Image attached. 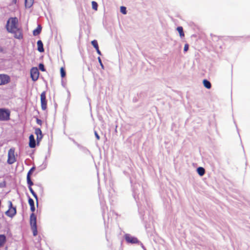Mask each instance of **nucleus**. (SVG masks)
<instances>
[{"label": "nucleus", "instance_id": "f257e3e1", "mask_svg": "<svg viewBox=\"0 0 250 250\" xmlns=\"http://www.w3.org/2000/svg\"><path fill=\"white\" fill-rule=\"evenodd\" d=\"M17 18H11L7 22L6 29L9 32L14 34L15 38L21 40L23 38L22 30L18 26Z\"/></svg>", "mask_w": 250, "mask_h": 250}, {"label": "nucleus", "instance_id": "f03ea898", "mask_svg": "<svg viewBox=\"0 0 250 250\" xmlns=\"http://www.w3.org/2000/svg\"><path fill=\"white\" fill-rule=\"evenodd\" d=\"M17 154L15 153V148H11L8 152V158L7 162L9 165H12L17 161Z\"/></svg>", "mask_w": 250, "mask_h": 250}, {"label": "nucleus", "instance_id": "7ed1b4c3", "mask_svg": "<svg viewBox=\"0 0 250 250\" xmlns=\"http://www.w3.org/2000/svg\"><path fill=\"white\" fill-rule=\"evenodd\" d=\"M32 172H33L31 170H30L28 171V172L27 173V184L28 185L29 189L30 192L33 195V196L36 199L37 204L38 205V201L37 195L36 194V193L34 192V191L33 190V189H32V188L31 187V186L33 185V183L32 182V181H31V175Z\"/></svg>", "mask_w": 250, "mask_h": 250}, {"label": "nucleus", "instance_id": "20e7f679", "mask_svg": "<svg viewBox=\"0 0 250 250\" xmlns=\"http://www.w3.org/2000/svg\"><path fill=\"white\" fill-rule=\"evenodd\" d=\"M10 117V111L8 109L0 108V121H7Z\"/></svg>", "mask_w": 250, "mask_h": 250}, {"label": "nucleus", "instance_id": "39448f33", "mask_svg": "<svg viewBox=\"0 0 250 250\" xmlns=\"http://www.w3.org/2000/svg\"><path fill=\"white\" fill-rule=\"evenodd\" d=\"M30 223L33 230V233L34 236L37 235V223H36V216L34 213H32L30 215Z\"/></svg>", "mask_w": 250, "mask_h": 250}, {"label": "nucleus", "instance_id": "423d86ee", "mask_svg": "<svg viewBox=\"0 0 250 250\" xmlns=\"http://www.w3.org/2000/svg\"><path fill=\"white\" fill-rule=\"evenodd\" d=\"M9 209L5 212V214L10 217H13L16 214V208L13 207L11 201H9Z\"/></svg>", "mask_w": 250, "mask_h": 250}, {"label": "nucleus", "instance_id": "0eeeda50", "mask_svg": "<svg viewBox=\"0 0 250 250\" xmlns=\"http://www.w3.org/2000/svg\"><path fill=\"white\" fill-rule=\"evenodd\" d=\"M39 71L37 67H33L30 70V76L33 81H36L39 77Z\"/></svg>", "mask_w": 250, "mask_h": 250}, {"label": "nucleus", "instance_id": "6e6552de", "mask_svg": "<svg viewBox=\"0 0 250 250\" xmlns=\"http://www.w3.org/2000/svg\"><path fill=\"white\" fill-rule=\"evenodd\" d=\"M10 82V77L7 74H0V85L8 84Z\"/></svg>", "mask_w": 250, "mask_h": 250}, {"label": "nucleus", "instance_id": "1a4fd4ad", "mask_svg": "<svg viewBox=\"0 0 250 250\" xmlns=\"http://www.w3.org/2000/svg\"><path fill=\"white\" fill-rule=\"evenodd\" d=\"M41 107L43 110H45L47 108V100L46 99V93L45 91L42 92L41 94Z\"/></svg>", "mask_w": 250, "mask_h": 250}, {"label": "nucleus", "instance_id": "9d476101", "mask_svg": "<svg viewBox=\"0 0 250 250\" xmlns=\"http://www.w3.org/2000/svg\"><path fill=\"white\" fill-rule=\"evenodd\" d=\"M125 239L127 243L131 244H137L139 242L138 239L136 237L131 236L128 234H126L125 236Z\"/></svg>", "mask_w": 250, "mask_h": 250}, {"label": "nucleus", "instance_id": "9b49d317", "mask_svg": "<svg viewBox=\"0 0 250 250\" xmlns=\"http://www.w3.org/2000/svg\"><path fill=\"white\" fill-rule=\"evenodd\" d=\"M35 133L37 135V141L38 144L42 138L43 135L42 134V132L40 128H35Z\"/></svg>", "mask_w": 250, "mask_h": 250}, {"label": "nucleus", "instance_id": "f8f14e48", "mask_svg": "<svg viewBox=\"0 0 250 250\" xmlns=\"http://www.w3.org/2000/svg\"><path fill=\"white\" fill-rule=\"evenodd\" d=\"M29 146L31 148H34L36 146V141L33 134H31L29 136Z\"/></svg>", "mask_w": 250, "mask_h": 250}, {"label": "nucleus", "instance_id": "ddd939ff", "mask_svg": "<svg viewBox=\"0 0 250 250\" xmlns=\"http://www.w3.org/2000/svg\"><path fill=\"white\" fill-rule=\"evenodd\" d=\"M38 50L40 52H43L44 51L43 45L42 41L39 40L37 42Z\"/></svg>", "mask_w": 250, "mask_h": 250}, {"label": "nucleus", "instance_id": "4468645a", "mask_svg": "<svg viewBox=\"0 0 250 250\" xmlns=\"http://www.w3.org/2000/svg\"><path fill=\"white\" fill-rule=\"evenodd\" d=\"M28 203L30 206V209L31 211L33 212H34L35 210V208L34 206V200L32 198L29 197L28 199Z\"/></svg>", "mask_w": 250, "mask_h": 250}, {"label": "nucleus", "instance_id": "2eb2a0df", "mask_svg": "<svg viewBox=\"0 0 250 250\" xmlns=\"http://www.w3.org/2000/svg\"><path fill=\"white\" fill-rule=\"evenodd\" d=\"M6 241V236L3 234H0V248L4 246Z\"/></svg>", "mask_w": 250, "mask_h": 250}, {"label": "nucleus", "instance_id": "dca6fc26", "mask_svg": "<svg viewBox=\"0 0 250 250\" xmlns=\"http://www.w3.org/2000/svg\"><path fill=\"white\" fill-rule=\"evenodd\" d=\"M42 31V27L41 25H38L36 29L33 30V34L34 36H37L40 34Z\"/></svg>", "mask_w": 250, "mask_h": 250}, {"label": "nucleus", "instance_id": "f3484780", "mask_svg": "<svg viewBox=\"0 0 250 250\" xmlns=\"http://www.w3.org/2000/svg\"><path fill=\"white\" fill-rule=\"evenodd\" d=\"M203 84H204V86L208 88V89H210L211 87V83H210L207 80H204L203 81Z\"/></svg>", "mask_w": 250, "mask_h": 250}, {"label": "nucleus", "instance_id": "a211bd4d", "mask_svg": "<svg viewBox=\"0 0 250 250\" xmlns=\"http://www.w3.org/2000/svg\"><path fill=\"white\" fill-rule=\"evenodd\" d=\"M197 172L200 176H203L205 173V169L202 167H199L197 169Z\"/></svg>", "mask_w": 250, "mask_h": 250}, {"label": "nucleus", "instance_id": "6ab92c4d", "mask_svg": "<svg viewBox=\"0 0 250 250\" xmlns=\"http://www.w3.org/2000/svg\"><path fill=\"white\" fill-rule=\"evenodd\" d=\"M177 30L179 33V35L181 38L185 36V34L183 31V28L182 26H179L177 28Z\"/></svg>", "mask_w": 250, "mask_h": 250}, {"label": "nucleus", "instance_id": "aec40b11", "mask_svg": "<svg viewBox=\"0 0 250 250\" xmlns=\"http://www.w3.org/2000/svg\"><path fill=\"white\" fill-rule=\"evenodd\" d=\"M34 0H25V5L26 7H30L33 4Z\"/></svg>", "mask_w": 250, "mask_h": 250}, {"label": "nucleus", "instance_id": "412c9836", "mask_svg": "<svg viewBox=\"0 0 250 250\" xmlns=\"http://www.w3.org/2000/svg\"><path fill=\"white\" fill-rule=\"evenodd\" d=\"M61 75L62 78H64L66 76L65 71L63 67H62L60 69Z\"/></svg>", "mask_w": 250, "mask_h": 250}, {"label": "nucleus", "instance_id": "4be33fe9", "mask_svg": "<svg viewBox=\"0 0 250 250\" xmlns=\"http://www.w3.org/2000/svg\"><path fill=\"white\" fill-rule=\"evenodd\" d=\"M91 44L95 49L99 48L98 43L96 40L92 41L91 42Z\"/></svg>", "mask_w": 250, "mask_h": 250}, {"label": "nucleus", "instance_id": "5701e85b", "mask_svg": "<svg viewBox=\"0 0 250 250\" xmlns=\"http://www.w3.org/2000/svg\"><path fill=\"white\" fill-rule=\"evenodd\" d=\"M92 8L95 10H97V8H98V4L96 2L94 1H93L92 2Z\"/></svg>", "mask_w": 250, "mask_h": 250}, {"label": "nucleus", "instance_id": "b1692460", "mask_svg": "<svg viewBox=\"0 0 250 250\" xmlns=\"http://www.w3.org/2000/svg\"><path fill=\"white\" fill-rule=\"evenodd\" d=\"M120 11L123 14H126V8L124 6H121L120 8Z\"/></svg>", "mask_w": 250, "mask_h": 250}, {"label": "nucleus", "instance_id": "393cba45", "mask_svg": "<svg viewBox=\"0 0 250 250\" xmlns=\"http://www.w3.org/2000/svg\"><path fill=\"white\" fill-rule=\"evenodd\" d=\"M39 69L42 71H45V69L44 68V65L42 64V63H40L39 65Z\"/></svg>", "mask_w": 250, "mask_h": 250}, {"label": "nucleus", "instance_id": "a878e982", "mask_svg": "<svg viewBox=\"0 0 250 250\" xmlns=\"http://www.w3.org/2000/svg\"><path fill=\"white\" fill-rule=\"evenodd\" d=\"M188 49V44H185L184 48V51L185 52H187Z\"/></svg>", "mask_w": 250, "mask_h": 250}, {"label": "nucleus", "instance_id": "bb28decb", "mask_svg": "<svg viewBox=\"0 0 250 250\" xmlns=\"http://www.w3.org/2000/svg\"><path fill=\"white\" fill-rule=\"evenodd\" d=\"M98 61H99V63H100V65H101V66L102 67V68L103 69H104V65L102 63V60H101L100 57H98Z\"/></svg>", "mask_w": 250, "mask_h": 250}, {"label": "nucleus", "instance_id": "cd10ccee", "mask_svg": "<svg viewBox=\"0 0 250 250\" xmlns=\"http://www.w3.org/2000/svg\"><path fill=\"white\" fill-rule=\"evenodd\" d=\"M94 134H95V137H96L97 139V140H99L100 139V136H99V135L97 133V132L96 131H95Z\"/></svg>", "mask_w": 250, "mask_h": 250}, {"label": "nucleus", "instance_id": "c85d7f7f", "mask_svg": "<svg viewBox=\"0 0 250 250\" xmlns=\"http://www.w3.org/2000/svg\"><path fill=\"white\" fill-rule=\"evenodd\" d=\"M37 123L40 125H41L42 124V122L41 120L37 119Z\"/></svg>", "mask_w": 250, "mask_h": 250}, {"label": "nucleus", "instance_id": "c756f323", "mask_svg": "<svg viewBox=\"0 0 250 250\" xmlns=\"http://www.w3.org/2000/svg\"><path fill=\"white\" fill-rule=\"evenodd\" d=\"M96 51H97V53H98L99 55H102L101 52V51H100V50H99V48H98L96 49Z\"/></svg>", "mask_w": 250, "mask_h": 250}, {"label": "nucleus", "instance_id": "7c9ffc66", "mask_svg": "<svg viewBox=\"0 0 250 250\" xmlns=\"http://www.w3.org/2000/svg\"><path fill=\"white\" fill-rule=\"evenodd\" d=\"M17 3V0H13L12 1V4H16Z\"/></svg>", "mask_w": 250, "mask_h": 250}, {"label": "nucleus", "instance_id": "2f4dec72", "mask_svg": "<svg viewBox=\"0 0 250 250\" xmlns=\"http://www.w3.org/2000/svg\"><path fill=\"white\" fill-rule=\"evenodd\" d=\"M34 169H35V167H33L30 170H31L33 172L34 170Z\"/></svg>", "mask_w": 250, "mask_h": 250}]
</instances>
